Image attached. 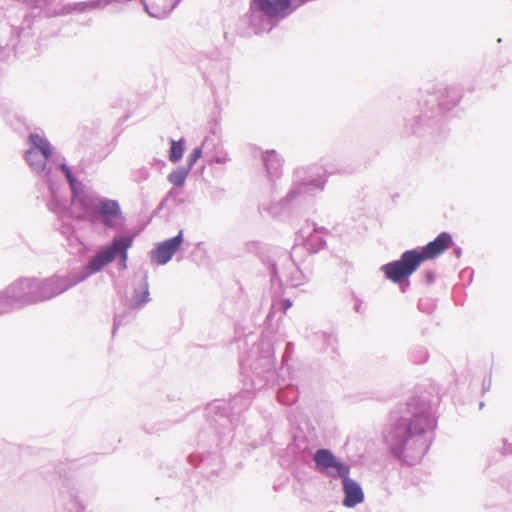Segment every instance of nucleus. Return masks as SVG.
<instances>
[{"label":"nucleus","instance_id":"obj_6","mask_svg":"<svg viewBox=\"0 0 512 512\" xmlns=\"http://www.w3.org/2000/svg\"><path fill=\"white\" fill-rule=\"evenodd\" d=\"M59 281H60V279H50L43 283H28V282L20 283L18 286H15L13 288V291H15L17 289H19V290L28 289L33 294L29 297L30 301L47 299V298L54 296L55 294H58L59 292H61L65 289V288H60L57 290L54 289L57 286Z\"/></svg>","mask_w":512,"mask_h":512},{"label":"nucleus","instance_id":"obj_14","mask_svg":"<svg viewBox=\"0 0 512 512\" xmlns=\"http://www.w3.org/2000/svg\"><path fill=\"white\" fill-rule=\"evenodd\" d=\"M201 155H202L201 148H195L192 151V153L189 155V158H188L189 168H191L198 161V159L201 157Z\"/></svg>","mask_w":512,"mask_h":512},{"label":"nucleus","instance_id":"obj_15","mask_svg":"<svg viewBox=\"0 0 512 512\" xmlns=\"http://www.w3.org/2000/svg\"><path fill=\"white\" fill-rule=\"evenodd\" d=\"M363 499L364 495L362 489L358 485L354 484V505L361 503Z\"/></svg>","mask_w":512,"mask_h":512},{"label":"nucleus","instance_id":"obj_12","mask_svg":"<svg viewBox=\"0 0 512 512\" xmlns=\"http://www.w3.org/2000/svg\"><path fill=\"white\" fill-rule=\"evenodd\" d=\"M188 172L184 169H177L171 172L168 180L175 186L181 187L184 185Z\"/></svg>","mask_w":512,"mask_h":512},{"label":"nucleus","instance_id":"obj_5","mask_svg":"<svg viewBox=\"0 0 512 512\" xmlns=\"http://www.w3.org/2000/svg\"><path fill=\"white\" fill-rule=\"evenodd\" d=\"M29 142L31 148L26 152L25 159L33 171L41 174L46 170V163L52 155V148L46 139L36 133L29 135Z\"/></svg>","mask_w":512,"mask_h":512},{"label":"nucleus","instance_id":"obj_16","mask_svg":"<svg viewBox=\"0 0 512 512\" xmlns=\"http://www.w3.org/2000/svg\"><path fill=\"white\" fill-rule=\"evenodd\" d=\"M60 168H61V170L65 173V176L67 177V179H68V181H69L70 185H71V186H72V188L74 189V183H75V180H74V178H73V176H72V173H71L70 168H69L67 165H65V164H62V165L60 166Z\"/></svg>","mask_w":512,"mask_h":512},{"label":"nucleus","instance_id":"obj_17","mask_svg":"<svg viewBox=\"0 0 512 512\" xmlns=\"http://www.w3.org/2000/svg\"><path fill=\"white\" fill-rule=\"evenodd\" d=\"M73 204L74 205H82L84 206L86 209L90 208V205L88 203L85 202V200L81 197H78V196H75L74 199H73Z\"/></svg>","mask_w":512,"mask_h":512},{"label":"nucleus","instance_id":"obj_7","mask_svg":"<svg viewBox=\"0 0 512 512\" xmlns=\"http://www.w3.org/2000/svg\"><path fill=\"white\" fill-rule=\"evenodd\" d=\"M453 238L447 232L440 233L433 241L429 242L422 250L418 251L421 263L426 260H433L453 246Z\"/></svg>","mask_w":512,"mask_h":512},{"label":"nucleus","instance_id":"obj_3","mask_svg":"<svg viewBox=\"0 0 512 512\" xmlns=\"http://www.w3.org/2000/svg\"><path fill=\"white\" fill-rule=\"evenodd\" d=\"M132 243V236L114 238L108 247L98 252L88 262L87 269L89 273H96L100 271L104 266L111 263L117 254H120L121 256L122 267L126 268L128 258L127 251L132 246Z\"/></svg>","mask_w":512,"mask_h":512},{"label":"nucleus","instance_id":"obj_9","mask_svg":"<svg viewBox=\"0 0 512 512\" xmlns=\"http://www.w3.org/2000/svg\"><path fill=\"white\" fill-rule=\"evenodd\" d=\"M291 0H253L255 7L269 17H280L287 14Z\"/></svg>","mask_w":512,"mask_h":512},{"label":"nucleus","instance_id":"obj_2","mask_svg":"<svg viewBox=\"0 0 512 512\" xmlns=\"http://www.w3.org/2000/svg\"><path fill=\"white\" fill-rule=\"evenodd\" d=\"M313 459L320 472L343 478V488L345 492L343 503L347 507H352V483L348 478L350 472L349 466L339 461L328 449L317 450Z\"/></svg>","mask_w":512,"mask_h":512},{"label":"nucleus","instance_id":"obj_13","mask_svg":"<svg viewBox=\"0 0 512 512\" xmlns=\"http://www.w3.org/2000/svg\"><path fill=\"white\" fill-rule=\"evenodd\" d=\"M264 161L267 167V170L271 172V170H277L280 165V160L278 155L274 151H268L264 155Z\"/></svg>","mask_w":512,"mask_h":512},{"label":"nucleus","instance_id":"obj_1","mask_svg":"<svg viewBox=\"0 0 512 512\" xmlns=\"http://www.w3.org/2000/svg\"><path fill=\"white\" fill-rule=\"evenodd\" d=\"M427 411L428 406L424 402L413 400L408 403L407 412L410 417H403L389 432L390 441L395 445H402L411 435L425 432L431 424Z\"/></svg>","mask_w":512,"mask_h":512},{"label":"nucleus","instance_id":"obj_8","mask_svg":"<svg viewBox=\"0 0 512 512\" xmlns=\"http://www.w3.org/2000/svg\"><path fill=\"white\" fill-rule=\"evenodd\" d=\"M183 242L182 232L177 236L159 243L154 250L151 251V260L159 265H164L171 260L176 251Z\"/></svg>","mask_w":512,"mask_h":512},{"label":"nucleus","instance_id":"obj_18","mask_svg":"<svg viewBox=\"0 0 512 512\" xmlns=\"http://www.w3.org/2000/svg\"><path fill=\"white\" fill-rule=\"evenodd\" d=\"M286 306L287 307H290L291 306V303L289 301L286 302Z\"/></svg>","mask_w":512,"mask_h":512},{"label":"nucleus","instance_id":"obj_4","mask_svg":"<svg viewBox=\"0 0 512 512\" xmlns=\"http://www.w3.org/2000/svg\"><path fill=\"white\" fill-rule=\"evenodd\" d=\"M420 264L418 251L408 250L401 255L399 260L385 264L382 271L389 280L400 283L412 275Z\"/></svg>","mask_w":512,"mask_h":512},{"label":"nucleus","instance_id":"obj_11","mask_svg":"<svg viewBox=\"0 0 512 512\" xmlns=\"http://www.w3.org/2000/svg\"><path fill=\"white\" fill-rule=\"evenodd\" d=\"M184 153V140L181 139L179 141L172 140L171 141V148L169 153V159L172 162L179 161Z\"/></svg>","mask_w":512,"mask_h":512},{"label":"nucleus","instance_id":"obj_10","mask_svg":"<svg viewBox=\"0 0 512 512\" xmlns=\"http://www.w3.org/2000/svg\"><path fill=\"white\" fill-rule=\"evenodd\" d=\"M94 208L99 215L103 216V223L107 227H113L114 220L122 217L120 205L116 200H101Z\"/></svg>","mask_w":512,"mask_h":512}]
</instances>
